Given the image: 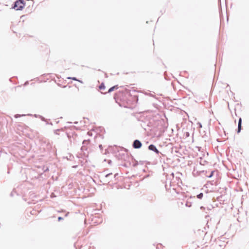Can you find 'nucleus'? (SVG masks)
Returning <instances> with one entry per match:
<instances>
[{"label":"nucleus","mask_w":249,"mask_h":249,"mask_svg":"<svg viewBox=\"0 0 249 249\" xmlns=\"http://www.w3.org/2000/svg\"><path fill=\"white\" fill-rule=\"evenodd\" d=\"M25 5L23 0H18L15 2L13 8L16 10H21L24 7Z\"/></svg>","instance_id":"f257e3e1"},{"label":"nucleus","mask_w":249,"mask_h":249,"mask_svg":"<svg viewBox=\"0 0 249 249\" xmlns=\"http://www.w3.org/2000/svg\"><path fill=\"white\" fill-rule=\"evenodd\" d=\"M148 148L149 150H152V151H155V152H156L157 153H159V151L157 149V148L155 147V145H153V144H151L148 147Z\"/></svg>","instance_id":"7ed1b4c3"},{"label":"nucleus","mask_w":249,"mask_h":249,"mask_svg":"<svg viewBox=\"0 0 249 249\" xmlns=\"http://www.w3.org/2000/svg\"><path fill=\"white\" fill-rule=\"evenodd\" d=\"M71 79H73V80H75V81H76V80H77V79H76V78H75V77L71 78Z\"/></svg>","instance_id":"9d476101"},{"label":"nucleus","mask_w":249,"mask_h":249,"mask_svg":"<svg viewBox=\"0 0 249 249\" xmlns=\"http://www.w3.org/2000/svg\"><path fill=\"white\" fill-rule=\"evenodd\" d=\"M133 146L135 148H140L142 146V143L139 140L134 141Z\"/></svg>","instance_id":"f03ea898"},{"label":"nucleus","mask_w":249,"mask_h":249,"mask_svg":"<svg viewBox=\"0 0 249 249\" xmlns=\"http://www.w3.org/2000/svg\"><path fill=\"white\" fill-rule=\"evenodd\" d=\"M203 196V193H201L197 196V197L199 199H201Z\"/></svg>","instance_id":"0eeeda50"},{"label":"nucleus","mask_w":249,"mask_h":249,"mask_svg":"<svg viewBox=\"0 0 249 249\" xmlns=\"http://www.w3.org/2000/svg\"><path fill=\"white\" fill-rule=\"evenodd\" d=\"M111 174H112V173L108 174L106 175V177H107L109 175H111Z\"/></svg>","instance_id":"1a4fd4ad"},{"label":"nucleus","mask_w":249,"mask_h":249,"mask_svg":"<svg viewBox=\"0 0 249 249\" xmlns=\"http://www.w3.org/2000/svg\"><path fill=\"white\" fill-rule=\"evenodd\" d=\"M105 89H106V87H105V85H104V83H102L100 86H99V89L101 90V93H107V92H106V91H105L104 92V90H105Z\"/></svg>","instance_id":"20e7f679"},{"label":"nucleus","mask_w":249,"mask_h":249,"mask_svg":"<svg viewBox=\"0 0 249 249\" xmlns=\"http://www.w3.org/2000/svg\"><path fill=\"white\" fill-rule=\"evenodd\" d=\"M241 124H242V119L240 118L239 120L238 125V130L237 132L239 133L241 130Z\"/></svg>","instance_id":"39448f33"},{"label":"nucleus","mask_w":249,"mask_h":249,"mask_svg":"<svg viewBox=\"0 0 249 249\" xmlns=\"http://www.w3.org/2000/svg\"><path fill=\"white\" fill-rule=\"evenodd\" d=\"M58 220H59V221H60V220H61L63 219V218H62V217H58Z\"/></svg>","instance_id":"6e6552de"},{"label":"nucleus","mask_w":249,"mask_h":249,"mask_svg":"<svg viewBox=\"0 0 249 249\" xmlns=\"http://www.w3.org/2000/svg\"><path fill=\"white\" fill-rule=\"evenodd\" d=\"M118 88H119V87H118V85H115V86L111 87V88H110L108 90L107 92H111L115 89H117Z\"/></svg>","instance_id":"423d86ee"},{"label":"nucleus","mask_w":249,"mask_h":249,"mask_svg":"<svg viewBox=\"0 0 249 249\" xmlns=\"http://www.w3.org/2000/svg\"><path fill=\"white\" fill-rule=\"evenodd\" d=\"M200 209H204V208L203 207L201 206V207H200Z\"/></svg>","instance_id":"9b49d317"}]
</instances>
